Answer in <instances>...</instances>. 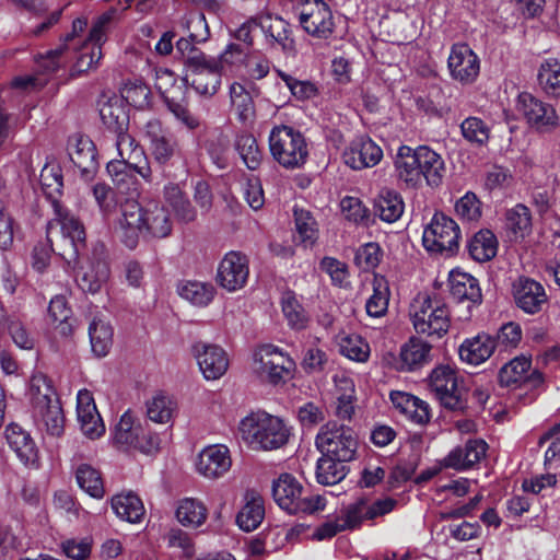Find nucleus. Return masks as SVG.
I'll return each mask as SVG.
<instances>
[{
    "mask_svg": "<svg viewBox=\"0 0 560 560\" xmlns=\"http://www.w3.org/2000/svg\"><path fill=\"white\" fill-rule=\"evenodd\" d=\"M382 148L369 136L353 138L342 151L343 163L353 171L371 168L383 159Z\"/></svg>",
    "mask_w": 560,
    "mask_h": 560,
    "instance_id": "15",
    "label": "nucleus"
},
{
    "mask_svg": "<svg viewBox=\"0 0 560 560\" xmlns=\"http://www.w3.org/2000/svg\"><path fill=\"white\" fill-rule=\"evenodd\" d=\"M178 295L194 306L205 307L211 303L214 298L215 289L209 282L197 280L182 281L177 285Z\"/></svg>",
    "mask_w": 560,
    "mask_h": 560,
    "instance_id": "36",
    "label": "nucleus"
},
{
    "mask_svg": "<svg viewBox=\"0 0 560 560\" xmlns=\"http://www.w3.org/2000/svg\"><path fill=\"white\" fill-rule=\"evenodd\" d=\"M338 396L336 413L340 419L349 420L354 412L355 389L353 381L342 376L336 378Z\"/></svg>",
    "mask_w": 560,
    "mask_h": 560,
    "instance_id": "51",
    "label": "nucleus"
},
{
    "mask_svg": "<svg viewBox=\"0 0 560 560\" xmlns=\"http://www.w3.org/2000/svg\"><path fill=\"white\" fill-rule=\"evenodd\" d=\"M143 133L154 162L160 166L168 164L177 153L178 144L166 135L162 122L156 118L149 119L143 126Z\"/></svg>",
    "mask_w": 560,
    "mask_h": 560,
    "instance_id": "19",
    "label": "nucleus"
},
{
    "mask_svg": "<svg viewBox=\"0 0 560 560\" xmlns=\"http://www.w3.org/2000/svg\"><path fill=\"white\" fill-rule=\"evenodd\" d=\"M373 293L365 303L369 316L378 318L386 314L389 303V285L383 276L375 275L372 281Z\"/></svg>",
    "mask_w": 560,
    "mask_h": 560,
    "instance_id": "43",
    "label": "nucleus"
},
{
    "mask_svg": "<svg viewBox=\"0 0 560 560\" xmlns=\"http://www.w3.org/2000/svg\"><path fill=\"white\" fill-rule=\"evenodd\" d=\"M248 275L247 257L240 252H230L221 260L217 277L222 288L233 292L245 285Z\"/></svg>",
    "mask_w": 560,
    "mask_h": 560,
    "instance_id": "20",
    "label": "nucleus"
},
{
    "mask_svg": "<svg viewBox=\"0 0 560 560\" xmlns=\"http://www.w3.org/2000/svg\"><path fill=\"white\" fill-rule=\"evenodd\" d=\"M255 360L260 364L261 374L275 385L290 378L295 370L294 360L272 345L262 346L255 353Z\"/></svg>",
    "mask_w": 560,
    "mask_h": 560,
    "instance_id": "13",
    "label": "nucleus"
},
{
    "mask_svg": "<svg viewBox=\"0 0 560 560\" xmlns=\"http://www.w3.org/2000/svg\"><path fill=\"white\" fill-rule=\"evenodd\" d=\"M192 353L206 380H219L228 371V354L221 347L198 341L192 346Z\"/></svg>",
    "mask_w": 560,
    "mask_h": 560,
    "instance_id": "17",
    "label": "nucleus"
},
{
    "mask_svg": "<svg viewBox=\"0 0 560 560\" xmlns=\"http://www.w3.org/2000/svg\"><path fill=\"white\" fill-rule=\"evenodd\" d=\"M460 131L465 140L475 145L487 144L490 131L483 120L478 117H468L460 124Z\"/></svg>",
    "mask_w": 560,
    "mask_h": 560,
    "instance_id": "59",
    "label": "nucleus"
},
{
    "mask_svg": "<svg viewBox=\"0 0 560 560\" xmlns=\"http://www.w3.org/2000/svg\"><path fill=\"white\" fill-rule=\"evenodd\" d=\"M39 180L44 194L54 208V202L59 201L58 197L61 195L63 187V177L60 166L57 164H46L40 172Z\"/></svg>",
    "mask_w": 560,
    "mask_h": 560,
    "instance_id": "52",
    "label": "nucleus"
},
{
    "mask_svg": "<svg viewBox=\"0 0 560 560\" xmlns=\"http://www.w3.org/2000/svg\"><path fill=\"white\" fill-rule=\"evenodd\" d=\"M141 428L133 425V418L126 411L114 429V442L121 448H131L137 443Z\"/></svg>",
    "mask_w": 560,
    "mask_h": 560,
    "instance_id": "54",
    "label": "nucleus"
},
{
    "mask_svg": "<svg viewBox=\"0 0 560 560\" xmlns=\"http://www.w3.org/2000/svg\"><path fill=\"white\" fill-rule=\"evenodd\" d=\"M109 276V262L104 257V246L100 245L94 248L93 257L78 268L75 281L83 292L95 294L107 282Z\"/></svg>",
    "mask_w": 560,
    "mask_h": 560,
    "instance_id": "12",
    "label": "nucleus"
},
{
    "mask_svg": "<svg viewBox=\"0 0 560 560\" xmlns=\"http://www.w3.org/2000/svg\"><path fill=\"white\" fill-rule=\"evenodd\" d=\"M515 304L526 314H537L548 304L549 298L544 285L528 277H520L513 283Z\"/></svg>",
    "mask_w": 560,
    "mask_h": 560,
    "instance_id": "18",
    "label": "nucleus"
},
{
    "mask_svg": "<svg viewBox=\"0 0 560 560\" xmlns=\"http://www.w3.org/2000/svg\"><path fill=\"white\" fill-rule=\"evenodd\" d=\"M230 451L225 445L217 444L205 447L198 455L197 471L206 478L217 479L231 468Z\"/></svg>",
    "mask_w": 560,
    "mask_h": 560,
    "instance_id": "23",
    "label": "nucleus"
},
{
    "mask_svg": "<svg viewBox=\"0 0 560 560\" xmlns=\"http://www.w3.org/2000/svg\"><path fill=\"white\" fill-rule=\"evenodd\" d=\"M278 77L284 82L292 96L298 101H306L316 96L318 90L316 85L308 80H299L291 74L277 70Z\"/></svg>",
    "mask_w": 560,
    "mask_h": 560,
    "instance_id": "60",
    "label": "nucleus"
},
{
    "mask_svg": "<svg viewBox=\"0 0 560 560\" xmlns=\"http://www.w3.org/2000/svg\"><path fill=\"white\" fill-rule=\"evenodd\" d=\"M175 410V402L166 395L158 394L147 402L148 418L156 423L171 421Z\"/></svg>",
    "mask_w": 560,
    "mask_h": 560,
    "instance_id": "56",
    "label": "nucleus"
},
{
    "mask_svg": "<svg viewBox=\"0 0 560 560\" xmlns=\"http://www.w3.org/2000/svg\"><path fill=\"white\" fill-rule=\"evenodd\" d=\"M281 308L288 325L295 330L306 328L308 324V314L299 301L296 294L287 291L281 296Z\"/></svg>",
    "mask_w": 560,
    "mask_h": 560,
    "instance_id": "44",
    "label": "nucleus"
},
{
    "mask_svg": "<svg viewBox=\"0 0 560 560\" xmlns=\"http://www.w3.org/2000/svg\"><path fill=\"white\" fill-rule=\"evenodd\" d=\"M271 491L275 502L288 514H313L323 511L326 506L324 497L313 493L288 472L281 474L273 480Z\"/></svg>",
    "mask_w": 560,
    "mask_h": 560,
    "instance_id": "5",
    "label": "nucleus"
},
{
    "mask_svg": "<svg viewBox=\"0 0 560 560\" xmlns=\"http://www.w3.org/2000/svg\"><path fill=\"white\" fill-rule=\"evenodd\" d=\"M530 365V360L525 357L514 358L500 369L498 375L499 384L502 387L521 384Z\"/></svg>",
    "mask_w": 560,
    "mask_h": 560,
    "instance_id": "53",
    "label": "nucleus"
},
{
    "mask_svg": "<svg viewBox=\"0 0 560 560\" xmlns=\"http://www.w3.org/2000/svg\"><path fill=\"white\" fill-rule=\"evenodd\" d=\"M89 337L93 353L100 358L105 357L113 345V329L110 325L95 317L89 326Z\"/></svg>",
    "mask_w": 560,
    "mask_h": 560,
    "instance_id": "45",
    "label": "nucleus"
},
{
    "mask_svg": "<svg viewBox=\"0 0 560 560\" xmlns=\"http://www.w3.org/2000/svg\"><path fill=\"white\" fill-rule=\"evenodd\" d=\"M221 78L222 66L220 63L217 67L205 70V73H196L191 81V86L200 95L212 96L221 85Z\"/></svg>",
    "mask_w": 560,
    "mask_h": 560,
    "instance_id": "55",
    "label": "nucleus"
},
{
    "mask_svg": "<svg viewBox=\"0 0 560 560\" xmlns=\"http://www.w3.org/2000/svg\"><path fill=\"white\" fill-rule=\"evenodd\" d=\"M409 315L416 332L431 338H442L451 325L447 306L427 293H419L413 299Z\"/></svg>",
    "mask_w": 560,
    "mask_h": 560,
    "instance_id": "6",
    "label": "nucleus"
},
{
    "mask_svg": "<svg viewBox=\"0 0 560 560\" xmlns=\"http://www.w3.org/2000/svg\"><path fill=\"white\" fill-rule=\"evenodd\" d=\"M488 445L483 440L475 439L453 448L442 460V466L464 470L478 463L487 452Z\"/></svg>",
    "mask_w": 560,
    "mask_h": 560,
    "instance_id": "27",
    "label": "nucleus"
},
{
    "mask_svg": "<svg viewBox=\"0 0 560 560\" xmlns=\"http://www.w3.org/2000/svg\"><path fill=\"white\" fill-rule=\"evenodd\" d=\"M394 407L416 424H427L431 419L427 401L406 392L393 390L389 395Z\"/></svg>",
    "mask_w": 560,
    "mask_h": 560,
    "instance_id": "28",
    "label": "nucleus"
},
{
    "mask_svg": "<svg viewBox=\"0 0 560 560\" xmlns=\"http://www.w3.org/2000/svg\"><path fill=\"white\" fill-rule=\"evenodd\" d=\"M117 156L107 162L106 170L117 186L133 182L135 174L151 182L152 171L143 148L127 131L115 135Z\"/></svg>",
    "mask_w": 560,
    "mask_h": 560,
    "instance_id": "4",
    "label": "nucleus"
},
{
    "mask_svg": "<svg viewBox=\"0 0 560 560\" xmlns=\"http://www.w3.org/2000/svg\"><path fill=\"white\" fill-rule=\"evenodd\" d=\"M172 229L170 213L159 201L150 200L141 206L137 200H127L122 206V217L117 221L116 232L128 249H135L140 235L165 238Z\"/></svg>",
    "mask_w": 560,
    "mask_h": 560,
    "instance_id": "1",
    "label": "nucleus"
},
{
    "mask_svg": "<svg viewBox=\"0 0 560 560\" xmlns=\"http://www.w3.org/2000/svg\"><path fill=\"white\" fill-rule=\"evenodd\" d=\"M458 224L443 212H435L422 234L423 247L433 254L453 255L458 250Z\"/></svg>",
    "mask_w": 560,
    "mask_h": 560,
    "instance_id": "10",
    "label": "nucleus"
},
{
    "mask_svg": "<svg viewBox=\"0 0 560 560\" xmlns=\"http://www.w3.org/2000/svg\"><path fill=\"white\" fill-rule=\"evenodd\" d=\"M78 486L90 497L102 499L104 497V485L101 474L89 464H81L75 470Z\"/></svg>",
    "mask_w": 560,
    "mask_h": 560,
    "instance_id": "48",
    "label": "nucleus"
},
{
    "mask_svg": "<svg viewBox=\"0 0 560 560\" xmlns=\"http://www.w3.org/2000/svg\"><path fill=\"white\" fill-rule=\"evenodd\" d=\"M5 439L10 448L24 465H34L37 460V447L31 434L21 425L11 423L5 429Z\"/></svg>",
    "mask_w": 560,
    "mask_h": 560,
    "instance_id": "30",
    "label": "nucleus"
},
{
    "mask_svg": "<svg viewBox=\"0 0 560 560\" xmlns=\"http://www.w3.org/2000/svg\"><path fill=\"white\" fill-rule=\"evenodd\" d=\"M230 138L221 130H215L207 139L205 149L212 163L218 168L223 170L228 166V155L230 152Z\"/></svg>",
    "mask_w": 560,
    "mask_h": 560,
    "instance_id": "50",
    "label": "nucleus"
},
{
    "mask_svg": "<svg viewBox=\"0 0 560 560\" xmlns=\"http://www.w3.org/2000/svg\"><path fill=\"white\" fill-rule=\"evenodd\" d=\"M116 9L112 8L100 15L93 23L86 42L81 46L74 71L83 73L92 69L102 58V45L106 42V33L113 21Z\"/></svg>",
    "mask_w": 560,
    "mask_h": 560,
    "instance_id": "11",
    "label": "nucleus"
},
{
    "mask_svg": "<svg viewBox=\"0 0 560 560\" xmlns=\"http://www.w3.org/2000/svg\"><path fill=\"white\" fill-rule=\"evenodd\" d=\"M265 517L262 498L255 491H247L244 495V504L236 515V523L244 532L256 529Z\"/></svg>",
    "mask_w": 560,
    "mask_h": 560,
    "instance_id": "32",
    "label": "nucleus"
},
{
    "mask_svg": "<svg viewBox=\"0 0 560 560\" xmlns=\"http://www.w3.org/2000/svg\"><path fill=\"white\" fill-rule=\"evenodd\" d=\"M295 230L305 246L313 245L318 237L317 222L310 211L295 208L294 209Z\"/></svg>",
    "mask_w": 560,
    "mask_h": 560,
    "instance_id": "57",
    "label": "nucleus"
},
{
    "mask_svg": "<svg viewBox=\"0 0 560 560\" xmlns=\"http://www.w3.org/2000/svg\"><path fill=\"white\" fill-rule=\"evenodd\" d=\"M394 172L399 184L408 188L422 186L416 149L409 145H400L394 158Z\"/></svg>",
    "mask_w": 560,
    "mask_h": 560,
    "instance_id": "24",
    "label": "nucleus"
},
{
    "mask_svg": "<svg viewBox=\"0 0 560 560\" xmlns=\"http://www.w3.org/2000/svg\"><path fill=\"white\" fill-rule=\"evenodd\" d=\"M457 373L447 365H441L435 368L430 375V387L432 393L436 396L444 394L446 388H455L457 384Z\"/></svg>",
    "mask_w": 560,
    "mask_h": 560,
    "instance_id": "63",
    "label": "nucleus"
},
{
    "mask_svg": "<svg viewBox=\"0 0 560 560\" xmlns=\"http://www.w3.org/2000/svg\"><path fill=\"white\" fill-rule=\"evenodd\" d=\"M112 509L122 521L138 523L144 515V506L140 498L132 493H120L112 498Z\"/></svg>",
    "mask_w": 560,
    "mask_h": 560,
    "instance_id": "38",
    "label": "nucleus"
},
{
    "mask_svg": "<svg viewBox=\"0 0 560 560\" xmlns=\"http://www.w3.org/2000/svg\"><path fill=\"white\" fill-rule=\"evenodd\" d=\"M238 432L254 451L278 450L288 443L290 436V429L281 418L262 410L245 416L240 421Z\"/></svg>",
    "mask_w": 560,
    "mask_h": 560,
    "instance_id": "3",
    "label": "nucleus"
},
{
    "mask_svg": "<svg viewBox=\"0 0 560 560\" xmlns=\"http://www.w3.org/2000/svg\"><path fill=\"white\" fill-rule=\"evenodd\" d=\"M296 19L302 31L314 39L330 42L337 37L339 16L325 0H301Z\"/></svg>",
    "mask_w": 560,
    "mask_h": 560,
    "instance_id": "8",
    "label": "nucleus"
},
{
    "mask_svg": "<svg viewBox=\"0 0 560 560\" xmlns=\"http://www.w3.org/2000/svg\"><path fill=\"white\" fill-rule=\"evenodd\" d=\"M375 214L386 223L398 221L405 211V202L401 195L389 188L380 191L374 202Z\"/></svg>",
    "mask_w": 560,
    "mask_h": 560,
    "instance_id": "33",
    "label": "nucleus"
},
{
    "mask_svg": "<svg viewBox=\"0 0 560 560\" xmlns=\"http://www.w3.org/2000/svg\"><path fill=\"white\" fill-rule=\"evenodd\" d=\"M365 499L360 498L345 506L338 514V517L346 530H351L360 527L364 521H369L368 516H365Z\"/></svg>",
    "mask_w": 560,
    "mask_h": 560,
    "instance_id": "62",
    "label": "nucleus"
},
{
    "mask_svg": "<svg viewBox=\"0 0 560 560\" xmlns=\"http://www.w3.org/2000/svg\"><path fill=\"white\" fill-rule=\"evenodd\" d=\"M269 150L275 161L287 170L303 166L308 158L304 135L292 126H275L269 133Z\"/></svg>",
    "mask_w": 560,
    "mask_h": 560,
    "instance_id": "7",
    "label": "nucleus"
},
{
    "mask_svg": "<svg viewBox=\"0 0 560 560\" xmlns=\"http://www.w3.org/2000/svg\"><path fill=\"white\" fill-rule=\"evenodd\" d=\"M447 67L452 78L462 83L475 81L480 70L477 55L466 44H454L452 46Z\"/></svg>",
    "mask_w": 560,
    "mask_h": 560,
    "instance_id": "21",
    "label": "nucleus"
},
{
    "mask_svg": "<svg viewBox=\"0 0 560 560\" xmlns=\"http://www.w3.org/2000/svg\"><path fill=\"white\" fill-rule=\"evenodd\" d=\"M459 358L470 365H479L490 358V335L482 334L466 339L458 349Z\"/></svg>",
    "mask_w": 560,
    "mask_h": 560,
    "instance_id": "39",
    "label": "nucleus"
},
{
    "mask_svg": "<svg viewBox=\"0 0 560 560\" xmlns=\"http://www.w3.org/2000/svg\"><path fill=\"white\" fill-rule=\"evenodd\" d=\"M505 230L511 241L523 240L532 231V214L529 209L517 203L505 212Z\"/></svg>",
    "mask_w": 560,
    "mask_h": 560,
    "instance_id": "35",
    "label": "nucleus"
},
{
    "mask_svg": "<svg viewBox=\"0 0 560 560\" xmlns=\"http://www.w3.org/2000/svg\"><path fill=\"white\" fill-rule=\"evenodd\" d=\"M92 192L105 218H109L118 208L120 210V217H122V206L127 200H133L132 198H125L121 194H117L112 187L102 183L95 184L92 188Z\"/></svg>",
    "mask_w": 560,
    "mask_h": 560,
    "instance_id": "42",
    "label": "nucleus"
},
{
    "mask_svg": "<svg viewBox=\"0 0 560 560\" xmlns=\"http://www.w3.org/2000/svg\"><path fill=\"white\" fill-rule=\"evenodd\" d=\"M55 219L60 225V231L65 241L71 246L73 258H78L81 250L85 247V230L78 217H75L60 201L54 202Z\"/></svg>",
    "mask_w": 560,
    "mask_h": 560,
    "instance_id": "22",
    "label": "nucleus"
},
{
    "mask_svg": "<svg viewBox=\"0 0 560 560\" xmlns=\"http://www.w3.org/2000/svg\"><path fill=\"white\" fill-rule=\"evenodd\" d=\"M70 161L84 180H91L97 172V152L94 142L83 135H73L67 144Z\"/></svg>",
    "mask_w": 560,
    "mask_h": 560,
    "instance_id": "16",
    "label": "nucleus"
},
{
    "mask_svg": "<svg viewBox=\"0 0 560 560\" xmlns=\"http://www.w3.org/2000/svg\"><path fill=\"white\" fill-rule=\"evenodd\" d=\"M481 201L475 192L467 191L455 202L456 214L466 222H477L481 218Z\"/></svg>",
    "mask_w": 560,
    "mask_h": 560,
    "instance_id": "61",
    "label": "nucleus"
},
{
    "mask_svg": "<svg viewBox=\"0 0 560 560\" xmlns=\"http://www.w3.org/2000/svg\"><path fill=\"white\" fill-rule=\"evenodd\" d=\"M339 350L346 358L357 361L365 362L370 355V347L358 335H348L340 338Z\"/></svg>",
    "mask_w": 560,
    "mask_h": 560,
    "instance_id": "58",
    "label": "nucleus"
},
{
    "mask_svg": "<svg viewBox=\"0 0 560 560\" xmlns=\"http://www.w3.org/2000/svg\"><path fill=\"white\" fill-rule=\"evenodd\" d=\"M416 149L421 182L432 188L439 187L444 177L445 164L443 158L428 145H418Z\"/></svg>",
    "mask_w": 560,
    "mask_h": 560,
    "instance_id": "29",
    "label": "nucleus"
},
{
    "mask_svg": "<svg viewBox=\"0 0 560 560\" xmlns=\"http://www.w3.org/2000/svg\"><path fill=\"white\" fill-rule=\"evenodd\" d=\"M349 474L348 463L332 456L323 455L317 459L316 479L320 485L332 486L342 481Z\"/></svg>",
    "mask_w": 560,
    "mask_h": 560,
    "instance_id": "37",
    "label": "nucleus"
},
{
    "mask_svg": "<svg viewBox=\"0 0 560 560\" xmlns=\"http://www.w3.org/2000/svg\"><path fill=\"white\" fill-rule=\"evenodd\" d=\"M256 19L257 27L261 31L268 46H279L284 51L292 49L294 40L291 38L290 24L287 21L271 14H261Z\"/></svg>",
    "mask_w": 560,
    "mask_h": 560,
    "instance_id": "26",
    "label": "nucleus"
},
{
    "mask_svg": "<svg viewBox=\"0 0 560 560\" xmlns=\"http://www.w3.org/2000/svg\"><path fill=\"white\" fill-rule=\"evenodd\" d=\"M234 148L248 170L256 171L259 168L262 161V152L253 135H238L235 139Z\"/></svg>",
    "mask_w": 560,
    "mask_h": 560,
    "instance_id": "47",
    "label": "nucleus"
},
{
    "mask_svg": "<svg viewBox=\"0 0 560 560\" xmlns=\"http://www.w3.org/2000/svg\"><path fill=\"white\" fill-rule=\"evenodd\" d=\"M537 81L547 96L560 97V61L556 58L545 59L538 69Z\"/></svg>",
    "mask_w": 560,
    "mask_h": 560,
    "instance_id": "41",
    "label": "nucleus"
},
{
    "mask_svg": "<svg viewBox=\"0 0 560 560\" xmlns=\"http://www.w3.org/2000/svg\"><path fill=\"white\" fill-rule=\"evenodd\" d=\"M450 293L457 302H468L467 311L470 314L471 307L479 305L482 300L481 289L478 280L467 272L452 270L448 275Z\"/></svg>",
    "mask_w": 560,
    "mask_h": 560,
    "instance_id": "25",
    "label": "nucleus"
},
{
    "mask_svg": "<svg viewBox=\"0 0 560 560\" xmlns=\"http://www.w3.org/2000/svg\"><path fill=\"white\" fill-rule=\"evenodd\" d=\"M93 540L90 537L69 538L61 542L63 555L71 560H86L92 552Z\"/></svg>",
    "mask_w": 560,
    "mask_h": 560,
    "instance_id": "64",
    "label": "nucleus"
},
{
    "mask_svg": "<svg viewBox=\"0 0 560 560\" xmlns=\"http://www.w3.org/2000/svg\"><path fill=\"white\" fill-rule=\"evenodd\" d=\"M431 345L427 341L411 337L400 349L399 368L401 371H415L431 360Z\"/></svg>",
    "mask_w": 560,
    "mask_h": 560,
    "instance_id": "31",
    "label": "nucleus"
},
{
    "mask_svg": "<svg viewBox=\"0 0 560 560\" xmlns=\"http://www.w3.org/2000/svg\"><path fill=\"white\" fill-rule=\"evenodd\" d=\"M72 315L71 307L68 305L66 296L57 294L50 299L48 305V317L62 336H69L72 332V326L69 319Z\"/></svg>",
    "mask_w": 560,
    "mask_h": 560,
    "instance_id": "49",
    "label": "nucleus"
},
{
    "mask_svg": "<svg viewBox=\"0 0 560 560\" xmlns=\"http://www.w3.org/2000/svg\"><path fill=\"white\" fill-rule=\"evenodd\" d=\"M315 445L323 455L349 463L355 459L359 442L351 428L328 422L319 429Z\"/></svg>",
    "mask_w": 560,
    "mask_h": 560,
    "instance_id": "9",
    "label": "nucleus"
},
{
    "mask_svg": "<svg viewBox=\"0 0 560 560\" xmlns=\"http://www.w3.org/2000/svg\"><path fill=\"white\" fill-rule=\"evenodd\" d=\"M517 109L528 125L539 132H548L559 125L556 109L530 93H521L517 98Z\"/></svg>",
    "mask_w": 560,
    "mask_h": 560,
    "instance_id": "14",
    "label": "nucleus"
},
{
    "mask_svg": "<svg viewBox=\"0 0 560 560\" xmlns=\"http://www.w3.org/2000/svg\"><path fill=\"white\" fill-rule=\"evenodd\" d=\"M230 98L238 120L242 124L253 121L255 118V104L250 93L243 84L234 82L230 86Z\"/></svg>",
    "mask_w": 560,
    "mask_h": 560,
    "instance_id": "46",
    "label": "nucleus"
},
{
    "mask_svg": "<svg viewBox=\"0 0 560 560\" xmlns=\"http://www.w3.org/2000/svg\"><path fill=\"white\" fill-rule=\"evenodd\" d=\"M28 397L35 424L52 436L63 432L65 416L51 381L42 372L30 378Z\"/></svg>",
    "mask_w": 560,
    "mask_h": 560,
    "instance_id": "2",
    "label": "nucleus"
},
{
    "mask_svg": "<svg viewBox=\"0 0 560 560\" xmlns=\"http://www.w3.org/2000/svg\"><path fill=\"white\" fill-rule=\"evenodd\" d=\"M207 515V508L197 499L185 498L178 502L176 518L183 526L197 528L206 522Z\"/></svg>",
    "mask_w": 560,
    "mask_h": 560,
    "instance_id": "40",
    "label": "nucleus"
},
{
    "mask_svg": "<svg viewBox=\"0 0 560 560\" xmlns=\"http://www.w3.org/2000/svg\"><path fill=\"white\" fill-rule=\"evenodd\" d=\"M100 116L104 126L115 135L127 131L129 116L121 100L114 97L104 102L100 107Z\"/></svg>",
    "mask_w": 560,
    "mask_h": 560,
    "instance_id": "34",
    "label": "nucleus"
}]
</instances>
